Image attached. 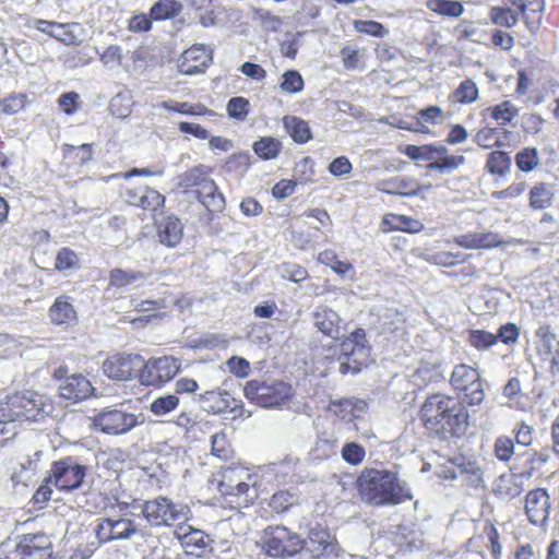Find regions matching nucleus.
I'll list each match as a JSON object with an SVG mask.
<instances>
[{
	"instance_id": "1",
	"label": "nucleus",
	"mask_w": 559,
	"mask_h": 559,
	"mask_svg": "<svg viewBox=\"0 0 559 559\" xmlns=\"http://www.w3.org/2000/svg\"><path fill=\"white\" fill-rule=\"evenodd\" d=\"M418 418L429 435L443 440L461 438L469 428V413L463 402L440 392L425 399Z\"/></svg>"
},
{
	"instance_id": "2",
	"label": "nucleus",
	"mask_w": 559,
	"mask_h": 559,
	"mask_svg": "<svg viewBox=\"0 0 559 559\" xmlns=\"http://www.w3.org/2000/svg\"><path fill=\"white\" fill-rule=\"evenodd\" d=\"M356 489L364 502L376 507L396 506L413 499L397 473L385 468H364L356 479Z\"/></svg>"
},
{
	"instance_id": "3",
	"label": "nucleus",
	"mask_w": 559,
	"mask_h": 559,
	"mask_svg": "<svg viewBox=\"0 0 559 559\" xmlns=\"http://www.w3.org/2000/svg\"><path fill=\"white\" fill-rule=\"evenodd\" d=\"M209 483L230 509L248 508L254 502L255 475L252 468L242 462L221 466L212 473Z\"/></svg>"
},
{
	"instance_id": "4",
	"label": "nucleus",
	"mask_w": 559,
	"mask_h": 559,
	"mask_svg": "<svg viewBox=\"0 0 559 559\" xmlns=\"http://www.w3.org/2000/svg\"><path fill=\"white\" fill-rule=\"evenodd\" d=\"M53 402L36 391H17L0 400V424L44 421L53 412Z\"/></svg>"
},
{
	"instance_id": "5",
	"label": "nucleus",
	"mask_w": 559,
	"mask_h": 559,
	"mask_svg": "<svg viewBox=\"0 0 559 559\" xmlns=\"http://www.w3.org/2000/svg\"><path fill=\"white\" fill-rule=\"evenodd\" d=\"M212 171V167L203 164L191 167L181 175L180 187L186 192L194 193L197 200L210 214H216L225 210L226 201L215 181L210 177Z\"/></svg>"
},
{
	"instance_id": "6",
	"label": "nucleus",
	"mask_w": 559,
	"mask_h": 559,
	"mask_svg": "<svg viewBox=\"0 0 559 559\" xmlns=\"http://www.w3.org/2000/svg\"><path fill=\"white\" fill-rule=\"evenodd\" d=\"M302 537L285 525H269L263 530L261 547L269 557L307 559L302 552Z\"/></svg>"
},
{
	"instance_id": "7",
	"label": "nucleus",
	"mask_w": 559,
	"mask_h": 559,
	"mask_svg": "<svg viewBox=\"0 0 559 559\" xmlns=\"http://www.w3.org/2000/svg\"><path fill=\"white\" fill-rule=\"evenodd\" d=\"M243 394L261 407L281 408L293 400L295 391L290 383L283 380L266 382L253 379L245 384Z\"/></svg>"
},
{
	"instance_id": "8",
	"label": "nucleus",
	"mask_w": 559,
	"mask_h": 559,
	"mask_svg": "<svg viewBox=\"0 0 559 559\" xmlns=\"http://www.w3.org/2000/svg\"><path fill=\"white\" fill-rule=\"evenodd\" d=\"M368 355L366 332L364 329L357 328L340 343V353L336 355V359L340 361V372L342 374L360 372L366 365Z\"/></svg>"
},
{
	"instance_id": "9",
	"label": "nucleus",
	"mask_w": 559,
	"mask_h": 559,
	"mask_svg": "<svg viewBox=\"0 0 559 559\" xmlns=\"http://www.w3.org/2000/svg\"><path fill=\"white\" fill-rule=\"evenodd\" d=\"M181 370L180 359L164 355L142 361L139 381L142 385L160 389L169 383Z\"/></svg>"
},
{
	"instance_id": "10",
	"label": "nucleus",
	"mask_w": 559,
	"mask_h": 559,
	"mask_svg": "<svg viewBox=\"0 0 559 559\" xmlns=\"http://www.w3.org/2000/svg\"><path fill=\"white\" fill-rule=\"evenodd\" d=\"M86 465L79 463L78 459L68 455L51 463L47 475V481L63 492L79 489L87 475Z\"/></svg>"
},
{
	"instance_id": "11",
	"label": "nucleus",
	"mask_w": 559,
	"mask_h": 559,
	"mask_svg": "<svg viewBox=\"0 0 559 559\" xmlns=\"http://www.w3.org/2000/svg\"><path fill=\"white\" fill-rule=\"evenodd\" d=\"M450 384L468 406L479 405L485 399L484 383L479 371L466 364L454 367Z\"/></svg>"
},
{
	"instance_id": "12",
	"label": "nucleus",
	"mask_w": 559,
	"mask_h": 559,
	"mask_svg": "<svg viewBox=\"0 0 559 559\" xmlns=\"http://www.w3.org/2000/svg\"><path fill=\"white\" fill-rule=\"evenodd\" d=\"M439 478L443 480H454L462 478L467 487H478L483 481V469L478 462L472 456L456 454L449 459L438 473Z\"/></svg>"
},
{
	"instance_id": "13",
	"label": "nucleus",
	"mask_w": 559,
	"mask_h": 559,
	"mask_svg": "<svg viewBox=\"0 0 559 559\" xmlns=\"http://www.w3.org/2000/svg\"><path fill=\"white\" fill-rule=\"evenodd\" d=\"M68 373L69 368L64 365L56 368L52 373L55 380L62 381L59 385L60 397L79 403L93 395L95 389L85 376L81 373L68 376Z\"/></svg>"
},
{
	"instance_id": "14",
	"label": "nucleus",
	"mask_w": 559,
	"mask_h": 559,
	"mask_svg": "<svg viewBox=\"0 0 559 559\" xmlns=\"http://www.w3.org/2000/svg\"><path fill=\"white\" fill-rule=\"evenodd\" d=\"M143 516L152 526H171L183 518L182 510L170 499L158 497L145 501L142 508Z\"/></svg>"
},
{
	"instance_id": "15",
	"label": "nucleus",
	"mask_w": 559,
	"mask_h": 559,
	"mask_svg": "<svg viewBox=\"0 0 559 559\" xmlns=\"http://www.w3.org/2000/svg\"><path fill=\"white\" fill-rule=\"evenodd\" d=\"M138 424V418L132 413L121 409H104L92 418V426L107 435H122L131 430Z\"/></svg>"
},
{
	"instance_id": "16",
	"label": "nucleus",
	"mask_w": 559,
	"mask_h": 559,
	"mask_svg": "<svg viewBox=\"0 0 559 559\" xmlns=\"http://www.w3.org/2000/svg\"><path fill=\"white\" fill-rule=\"evenodd\" d=\"M302 552L307 559H323L336 555L337 542L326 528L312 527L302 538Z\"/></svg>"
},
{
	"instance_id": "17",
	"label": "nucleus",
	"mask_w": 559,
	"mask_h": 559,
	"mask_svg": "<svg viewBox=\"0 0 559 559\" xmlns=\"http://www.w3.org/2000/svg\"><path fill=\"white\" fill-rule=\"evenodd\" d=\"M142 357L138 354H115L103 362V372L112 380L128 381L139 377Z\"/></svg>"
},
{
	"instance_id": "18",
	"label": "nucleus",
	"mask_w": 559,
	"mask_h": 559,
	"mask_svg": "<svg viewBox=\"0 0 559 559\" xmlns=\"http://www.w3.org/2000/svg\"><path fill=\"white\" fill-rule=\"evenodd\" d=\"M550 507V496L546 488L532 489L525 496L524 512L528 522L534 526L547 525Z\"/></svg>"
},
{
	"instance_id": "19",
	"label": "nucleus",
	"mask_w": 559,
	"mask_h": 559,
	"mask_svg": "<svg viewBox=\"0 0 559 559\" xmlns=\"http://www.w3.org/2000/svg\"><path fill=\"white\" fill-rule=\"evenodd\" d=\"M19 539L25 559H57L55 545L47 533H27L19 536Z\"/></svg>"
},
{
	"instance_id": "20",
	"label": "nucleus",
	"mask_w": 559,
	"mask_h": 559,
	"mask_svg": "<svg viewBox=\"0 0 559 559\" xmlns=\"http://www.w3.org/2000/svg\"><path fill=\"white\" fill-rule=\"evenodd\" d=\"M430 187V185L423 186L416 178L404 175H396L377 183L378 191L404 198L418 197Z\"/></svg>"
},
{
	"instance_id": "21",
	"label": "nucleus",
	"mask_w": 559,
	"mask_h": 559,
	"mask_svg": "<svg viewBox=\"0 0 559 559\" xmlns=\"http://www.w3.org/2000/svg\"><path fill=\"white\" fill-rule=\"evenodd\" d=\"M135 533V523L129 519H103L96 528V536L100 543L129 538Z\"/></svg>"
},
{
	"instance_id": "22",
	"label": "nucleus",
	"mask_w": 559,
	"mask_h": 559,
	"mask_svg": "<svg viewBox=\"0 0 559 559\" xmlns=\"http://www.w3.org/2000/svg\"><path fill=\"white\" fill-rule=\"evenodd\" d=\"M211 57L202 45L186 49L178 59V71L185 75L202 73L209 67Z\"/></svg>"
},
{
	"instance_id": "23",
	"label": "nucleus",
	"mask_w": 559,
	"mask_h": 559,
	"mask_svg": "<svg viewBox=\"0 0 559 559\" xmlns=\"http://www.w3.org/2000/svg\"><path fill=\"white\" fill-rule=\"evenodd\" d=\"M48 317L53 325L70 329L78 324L79 316L72 304V298L58 296L48 309Z\"/></svg>"
},
{
	"instance_id": "24",
	"label": "nucleus",
	"mask_w": 559,
	"mask_h": 559,
	"mask_svg": "<svg viewBox=\"0 0 559 559\" xmlns=\"http://www.w3.org/2000/svg\"><path fill=\"white\" fill-rule=\"evenodd\" d=\"M176 536L188 555L201 557L210 549V536L190 525L179 526L176 530Z\"/></svg>"
},
{
	"instance_id": "25",
	"label": "nucleus",
	"mask_w": 559,
	"mask_h": 559,
	"mask_svg": "<svg viewBox=\"0 0 559 559\" xmlns=\"http://www.w3.org/2000/svg\"><path fill=\"white\" fill-rule=\"evenodd\" d=\"M158 240L168 248L177 247L183 238V224L175 215H167L155 223Z\"/></svg>"
},
{
	"instance_id": "26",
	"label": "nucleus",
	"mask_w": 559,
	"mask_h": 559,
	"mask_svg": "<svg viewBox=\"0 0 559 559\" xmlns=\"http://www.w3.org/2000/svg\"><path fill=\"white\" fill-rule=\"evenodd\" d=\"M381 229L383 233L403 231L417 234L424 229V224L408 215L386 213L381 219Z\"/></svg>"
},
{
	"instance_id": "27",
	"label": "nucleus",
	"mask_w": 559,
	"mask_h": 559,
	"mask_svg": "<svg viewBox=\"0 0 559 559\" xmlns=\"http://www.w3.org/2000/svg\"><path fill=\"white\" fill-rule=\"evenodd\" d=\"M437 150L441 152L433 154L432 160L428 163L427 169L429 171H437L441 175L450 174L459 169L466 162L464 155L450 154L448 147L444 145H437Z\"/></svg>"
},
{
	"instance_id": "28",
	"label": "nucleus",
	"mask_w": 559,
	"mask_h": 559,
	"mask_svg": "<svg viewBox=\"0 0 559 559\" xmlns=\"http://www.w3.org/2000/svg\"><path fill=\"white\" fill-rule=\"evenodd\" d=\"M454 241L464 249H491L503 243L500 236L492 231L461 235Z\"/></svg>"
},
{
	"instance_id": "29",
	"label": "nucleus",
	"mask_w": 559,
	"mask_h": 559,
	"mask_svg": "<svg viewBox=\"0 0 559 559\" xmlns=\"http://www.w3.org/2000/svg\"><path fill=\"white\" fill-rule=\"evenodd\" d=\"M555 188L549 182H536L528 191V206L532 211H544L554 205Z\"/></svg>"
},
{
	"instance_id": "30",
	"label": "nucleus",
	"mask_w": 559,
	"mask_h": 559,
	"mask_svg": "<svg viewBox=\"0 0 559 559\" xmlns=\"http://www.w3.org/2000/svg\"><path fill=\"white\" fill-rule=\"evenodd\" d=\"M519 115V109L510 100H503L493 106L481 110L480 116L484 120H492L500 127L510 124Z\"/></svg>"
},
{
	"instance_id": "31",
	"label": "nucleus",
	"mask_w": 559,
	"mask_h": 559,
	"mask_svg": "<svg viewBox=\"0 0 559 559\" xmlns=\"http://www.w3.org/2000/svg\"><path fill=\"white\" fill-rule=\"evenodd\" d=\"M511 3L521 11V15L530 31L538 29L543 16V0H512Z\"/></svg>"
},
{
	"instance_id": "32",
	"label": "nucleus",
	"mask_w": 559,
	"mask_h": 559,
	"mask_svg": "<svg viewBox=\"0 0 559 559\" xmlns=\"http://www.w3.org/2000/svg\"><path fill=\"white\" fill-rule=\"evenodd\" d=\"M283 126L294 142L305 144L312 139V131L308 121L293 115L283 117Z\"/></svg>"
},
{
	"instance_id": "33",
	"label": "nucleus",
	"mask_w": 559,
	"mask_h": 559,
	"mask_svg": "<svg viewBox=\"0 0 559 559\" xmlns=\"http://www.w3.org/2000/svg\"><path fill=\"white\" fill-rule=\"evenodd\" d=\"M523 491L522 479L520 475H501L495 487V493L503 499H513Z\"/></svg>"
},
{
	"instance_id": "34",
	"label": "nucleus",
	"mask_w": 559,
	"mask_h": 559,
	"mask_svg": "<svg viewBox=\"0 0 559 559\" xmlns=\"http://www.w3.org/2000/svg\"><path fill=\"white\" fill-rule=\"evenodd\" d=\"M63 157L73 166H83L91 162L94 156L93 144L84 143L82 145L64 144L62 146Z\"/></svg>"
},
{
	"instance_id": "35",
	"label": "nucleus",
	"mask_w": 559,
	"mask_h": 559,
	"mask_svg": "<svg viewBox=\"0 0 559 559\" xmlns=\"http://www.w3.org/2000/svg\"><path fill=\"white\" fill-rule=\"evenodd\" d=\"M479 97V90L476 83L466 78L459 86L449 95V100L453 104L468 105L476 102Z\"/></svg>"
},
{
	"instance_id": "36",
	"label": "nucleus",
	"mask_w": 559,
	"mask_h": 559,
	"mask_svg": "<svg viewBox=\"0 0 559 559\" xmlns=\"http://www.w3.org/2000/svg\"><path fill=\"white\" fill-rule=\"evenodd\" d=\"M426 8L435 14L452 19L464 13L463 2L457 0H427Z\"/></svg>"
},
{
	"instance_id": "37",
	"label": "nucleus",
	"mask_w": 559,
	"mask_h": 559,
	"mask_svg": "<svg viewBox=\"0 0 559 559\" xmlns=\"http://www.w3.org/2000/svg\"><path fill=\"white\" fill-rule=\"evenodd\" d=\"M511 165L509 153L497 150L488 154L485 168L490 175L503 177L510 171Z\"/></svg>"
},
{
	"instance_id": "38",
	"label": "nucleus",
	"mask_w": 559,
	"mask_h": 559,
	"mask_svg": "<svg viewBox=\"0 0 559 559\" xmlns=\"http://www.w3.org/2000/svg\"><path fill=\"white\" fill-rule=\"evenodd\" d=\"M164 107L167 110L179 112L181 115L187 116H198V117H216L217 114L205 106L204 104L197 103L191 104L188 102H174L173 104L168 105L165 104Z\"/></svg>"
},
{
	"instance_id": "39",
	"label": "nucleus",
	"mask_w": 559,
	"mask_h": 559,
	"mask_svg": "<svg viewBox=\"0 0 559 559\" xmlns=\"http://www.w3.org/2000/svg\"><path fill=\"white\" fill-rule=\"evenodd\" d=\"M318 262L329 266L337 275L344 276L349 272H354V266L348 261L340 260L337 253L333 249H325L318 254Z\"/></svg>"
},
{
	"instance_id": "40",
	"label": "nucleus",
	"mask_w": 559,
	"mask_h": 559,
	"mask_svg": "<svg viewBox=\"0 0 559 559\" xmlns=\"http://www.w3.org/2000/svg\"><path fill=\"white\" fill-rule=\"evenodd\" d=\"M181 10L182 5L177 0H158L150 9V15L154 21H164L177 16Z\"/></svg>"
},
{
	"instance_id": "41",
	"label": "nucleus",
	"mask_w": 559,
	"mask_h": 559,
	"mask_svg": "<svg viewBox=\"0 0 559 559\" xmlns=\"http://www.w3.org/2000/svg\"><path fill=\"white\" fill-rule=\"evenodd\" d=\"M252 148L260 158L269 160L280 155L283 145L276 138L263 136L253 143Z\"/></svg>"
},
{
	"instance_id": "42",
	"label": "nucleus",
	"mask_w": 559,
	"mask_h": 559,
	"mask_svg": "<svg viewBox=\"0 0 559 559\" xmlns=\"http://www.w3.org/2000/svg\"><path fill=\"white\" fill-rule=\"evenodd\" d=\"M519 13H521L520 10L515 12L508 7L495 5L489 11V19L495 25L512 28L519 22Z\"/></svg>"
},
{
	"instance_id": "43",
	"label": "nucleus",
	"mask_w": 559,
	"mask_h": 559,
	"mask_svg": "<svg viewBox=\"0 0 559 559\" xmlns=\"http://www.w3.org/2000/svg\"><path fill=\"white\" fill-rule=\"evenodd\" d=\"M297 503V495L288 489H281L275 491L269 500V507L278 514L288 511Z\"/></svg>"
},
{
	"instance_id": "44",
	"label": "nucleus",
	"mask_w": 559,
	"mask_h": 559,
	"mask_svg": "<svg viewBox=\"0 0 559 559\" xmlns=\"http://www.w3.org/2000/svg\"><path fill=\"white\" fill-rule=\"evenodd\" d=\"M211 453L215 457L223 461H228L234 457L235 451L224 431L214 433L211 439Z\"/></svg>"
},
{
	"instance_id": "45",
	"label": "nucleus",
	"mask_w": 559,
	"mask_h": 559,
	"mask_svg": "<svg viewBox=\"0 0 559 559\" xmlns=\"http://www.w3.org/2000/svg\"><path fill=\"white\" fill-rule=\"evenodd\" d=\"M143 274L136 271H126L120 267H116L109 271V285L117 288L127 287L134 282L141 280Z\"/></svg>"
},
{
	"instance_id": "46",
	"label": "nucleus",
	"mask_w": 559,
	"mask_h": 559,
	"mask_svg": "<svg viewBox=\"0 0 559 559\" xmlns=\"http://www.w3.org/2000/svg\"><path fill=\"white\" fill-rule=\"evenodd\" d=\"M467 343L477 350H485L498 343V337L493 333L485 330H469Z\"/></svg>"
},
{
	"instance_id": "47",
	"label": "nucleus",
	"mask_w": 559,
	"mask_h": 559,
	"mask_svg": "<svg viewBox=\"0 0 559 559\" xmlns=\"http://www.w3.org/2000/svg\"><path fill=\"white\" fill-rule=\"evenodd\" d=\"M353 27L359 34L376 38H382L389 34L388 28L382 23L373 20H354Z\"/></svg>"
},
{
	"instance_id": "48",
	"label": "nucleus",
	"mask_w": 559,
	"mask_h": 559,
	"mask_svg": "<svg viewBox=\"0 0 559 559\" xmlns=\"http://www.w3.org/2000/svg\"><path fill=\"white\" fill-rule=\"evenodd\" d=\"M515 164L523 173L534 170L539 164L538 152L535 147H524L515 154Z\"/></svg>"
},
{
	"instance_id": "49",
	"label": "nucleus",
	"mask_w": 559,
	"mask_h": 559,
	"mask_svg": "<svg viewBox=\"0 0 559 559\" xmlns=\"http://www.w3.org/2000/svg\"><path fill=\"white\" fill-rule=\"evenodd\" d=\"M165 197L157 190L145 186L139 207L148 212H156L165 205Z\"/></svg>"
},
{
	"instance_id": "50",
	"label": "nucleus",
	"mask_w": 559,
	"mask_h": 559,
	"mask_svg": "<svg viewBox=\"0 0 559 559\" xmlns=\"http://www.w3.org/2000/svg\"><path fill=\"white\" fill-rule=\"evenodd\" d=\"M441 151L437 150L436 144H424V145H413L408 144L403 150V153L413 160H426L431 162L433 158V154L440 153Z\"/></svg>"
},
{
	"instance_id": "51",
	"label": "nucleus",
	"mask_w": 559,
	"mask_h": 559,
	"mask_svg": "<svg viewBox=\"0 0 559 559\" xmlns=\"http://www.w3.org/2000/svg\"><path fill=\"white\" fill-rule=\"evenodd\" d=\"M180 400L174 394H167L155 399L150 406L151 412L156 416H164L179 406Z\"/></svg>"
},
{
	"instance_id": "52",
	"label": "nucleus",
	"mask_w": 559,
	"mask_h": 559,
	"mask_svg": "<svg viewBox=\"0 0 559 559\" xmlns=\"http://www.w3.org/2000/svg\"><path fill=\"white\" fill-rule=\"evenodd\" d=\"M474 142L485 150H489L501 144L498 129L491 127L480 128L474 135Z\"/></svg>"
},
{
	"instance_id": "53",
	"label": "nucleus",
	"mask_w": 559,
	"mask_h": 559,
	"mask_svg": "<svg viewBox=\"0 0 559 559\" xmlns=\"http://www.w3.org/2000/svg\"><path fill=\"white\" fill-rule=\"evenodd\" d=\"M280 87L285 93L296 94L304 90L305 81L297 70H288L283 73Z\"/></svg>"
},
{
	"instance_id": "54",
	"label": "nucleus",
	"mask_w": 559,
	"mask_h": 559,
	"mask_svg": "<svg viewBox=\"0 0 559 559\" xmlns=\"http://www.w3.org/2000/svg\"><path fill=\"white\" fill-rule=\"evenodd\" d=\"M225 395H227L226 392L206 391L201 397L204 402L209 403L206 407L209 413L221 414L229 407Z\"/></svg>"
},
{
	"instance_id": "55",
	"label": "nucleus",
	"mask_w": 559,
	"mask_h": 559,
	"mask_svg": "<svg viewBox=\"0 0 559 559\" xmlns=\"http://www.w3.org/2000/svg\"><path fill=\"white\" fill-rule=\"evenodd\" d=\"M341 454L346 463L358 465L365 460L366 450L357 442H347L343 445Z\"/></svg>"
},
{
	"instance_id": "56",
	"label": "nucleus",
	"mask_w": 559,
	"mask_h": 559,
	"mask_svg": "<svg viewBox=\"0 0 559 559\" xmlns=\"http://www.w3.org/2000/svg\"><path fill=\"white\" fill-rule=\"evenodd\" d=\"M250 103L241 96L231 97L227 103V114L230 118L245 120L249 114Z\"/></svg>"
},
{
	"instance_id": "57",
	"label": "nucleus",
	"mask_w": 559,
	"mask_h": 559,
	"mask_svg": "<svg viewBox=\"0 0 559 559\" xmlns=\"http://www.w3.org/2000/svg\"><path fill=\"white\" fill-rule=\"evenodd\" d=\"M537 336L539 337L537 348L540 354L551 355L552 350L559 347V340L549 328H540L537 332Z\"/></svg>"
},
{
	"instance_id": "58",
	"label": "nucleus",
	"mask_w": 559,
	"mask_h": 559,
	"mask_svg": "<svg viewBox=\"0 0 559 559\" xmlns=\"http://www.w3.org/2000/svg\"><path fill=\"white\" fill-rule=\"evenodd\" d=\"M79 264V257L78 254L70 248L64 247L61 248L56 255L55 260V269L57 271H67L71 270Z\"/></svg>"
},
{
	"instance_id": "59",
	"label": "nucleus",
	"mask_w": 559,
	"mask_h": 559,
	"mask_svg": "<svg viewBox=\"0 0 559 559\" xmlns=\"http://www.w3.org/2000/svg\"><path fill=\"white\" fill-rule=\"evenodd\" d=\"M484 533L488 538L492 559H501L502 546L498 528L492 523H486L484 526Z\"/></svg>"
},
{
	"instance_id": "60",
	"label": "nucleus",
	"mask_w": 559,
	"mask_h": 559,
	"mask_svg": "<svg viewBox=\"0 0 559 559\" xmlns=\"http://www.w3.org/2000/svg\"><path fill=\"white\" fill-rule=\"evenodd\" d=\"M51 485H52V481H47V476H46L43 484L34 492V495L32 497V503L36 510L44 509L46 507V504L49 502V500L51 499V495H52Z\"/></svg>"
},
{
	"instance_id": "61",
	"label": "nucleus",
	"mask_w": 559,
	"mask_h": 559,
	"mask_svg": "<svg viewBox=\"0 0 559 559\" xmlns=\"http://www.w3.org/2000/svg\"><path fill=\"white\" fill-rule=\"evenodd\" d=\"M526 190V182L525 181H519V182H512L507 188L493 191L492 198L496 200H514L521 197L524 191Z\"/></svg>"
},
{
	"instance_id": "62",
	"label": "nucleus",
	"mask_w": 559,
	"mask_h": 559,
	"mask_svg": "<svg viewBox=\"0 0 559 559\" xmlns=\"http://www.w3.org/2000/svg\"><path fill=\"white\" fill-rule=\"evenodd\" d=\"M493 452L498 460L500 461H509L514 453V444L513 441L509 437H499L497 438Z\"/></svg>"
},
{
	"instance_id": "63",
	"label": "nucleus",
	"mask_w": 559,
	"mask_h": 559,
	"mask_svg": "<svg viewBox=\"0 0 559 559\" xmlns=\"http://www.w3.org/2000/svg\"><path fill=\"white\" fill-rule=\"evenodd\" d=\"M498 342H502L506 345L514 344L518 342L520 336V329L515 323L508 322L499 326L497 334Z\"/></svg>"
},
{
	"instance_id": "64",
	"label": "nucleus",
	"mask_w": 559,
	"mask_h": 559,
	"mask_svg": "<svg viewBox=\"0 0 559 559\" xmlns=\"http://www.w3.org/2000/svg\"><path fill=\"white\" fill-rule=\"evenodd\" d=\"M444 119L443 110L439 106H428L417 112V120L423 123L437 124Z\"/></svg>"
}]
</instances>
